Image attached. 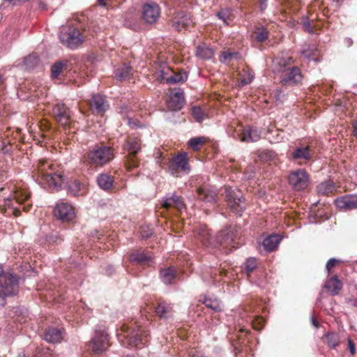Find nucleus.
Returning a JSON list of instances; mask_svg holds the SVG:
<instances>
[{"mask_svg":"<svg viewBox=\"0 0 357 357\" xmlns=\"http://www.w3.org/2000/svg\"><path fill=\"white\" fill-rule=\"evenodd\" d=\"M98 3L102 6H106V0H98Z\"/></svg>","mask_w":357,"mask_h":357,"instance_id":"61","label":"nucleus"},{"mask_svg":"<svg viewBox=\"0 0 357 357\" xmlns=\"http://www.w3.org/2000/svg\"><path fill=\"white\" fill-rule=\"evenodd\" d=\"M311 321H312V325L315 328H319V324L318 321L314 317H312Z\"/></svg>","mask_w":357,"mask_h":357,"instance_id":"57","label":"nucleus"},{"mask_svg":"<svg viewBox=\"0 0 357 357\" xmlns=\"http://www.w3.org/2000/svg\"><path fill=\"white\" fill-rule=\"evenodd\" d=\"M184 206L185 205L183 202L181 200V197L174 194L172 197H165L162 203V206L166 209H168L170 207H174L178 211H181L184 208Z\"/></svg>","mask_w":357,"mask_h":357,"instance_id":"24","label":"nucleus"},{"mask_svg":"<svg viewBox=\"0 0 357 357\" xmlns=\"http://www.w3.org/2000/svg\"><path fill=\"white\" fill-rule=\"evenodd\" d=\"M36 352L35 357H51L48 349H40V348H37Z\"/></svg>","mask_w":357,"mask_h":357,"instance_id":"49","label":"nucleus"},{"mask_svg":"<svg viewBox=\"0 0 357 357\" xmlns=\"http://www.w3.org/2000/svg\"><path fill=\"white\" fill-rule=\"evenodd\" d=\"M255 34L256 40L260 43L265 41L268 37V31L264 26L257 28Z\"/></svg>","mask_w":357,"mask_h":357,"instance_id":"38","label":"nucleus"},{"mask_svg":"<svg viewBox=\"0 0 357 357\" xmlns=\"http://www.w3.org/2000/svg\"><path fill=\"white\" fill-rule=\"evenodd\" d=\"M353 128L354 135L357 138V121L354 123Z\"/></svg>","mask_w":357,"mask_h":357,"instance_id":"58","label":"nucleus"},{"mask_svg":"<svg viewBox=\"0 0 357 357\" xmlns=\"http://www.w3.org/2000/svg\"><path fill=\"white\" fill-rule=\"evenodd\" d=\"M170 71L169 68H167V70H162L160 71V74L158 76V79L160 81L165 80L169 84H174L178 83H183L188 79V75L184 71H179L178 73H173V75L167 76L168 73Z\"/></svg>","mask_w":357,"mask_h":357,"instance_id":"18","label":"nucleus"},{"mask_svg":"<svg viewBox=\"0 0 357 357\" xmlns=\"http://www.w3.org/2000/svg\"><path fill=\"white\" fill-rule=\"evenodd\" d=\"M116 335L124 347H133L144 345L147 342L148 333L132 323L130 325H122L121 332H118Z\"/></svg>","mask_w":357,"mask_h":357,"instance_id":"3","label":"nucleus"},{"mask_svg":"<svg viewBox=\"0 0 357 357\" xmlns=\"http://www.w3.org/2000/svg\"><path fill=\"white\" fill-rule=\"evenodd\" d=\"M196 54L201 59H210L213 56L214 52L212 48L203 44L197 47Z\"/></svg>","mask_w":357,"mask_h":357,"instance_id":"31","label":"nucleus"},{"mask_svg":"<svg viewBox=\"0 0 357 357\" xmlns=\"http://www.w3.org/2000/svg\"><path fill=\"white\" fill-rule=\"evenodd\" d=\"M54 215L63 222H69L72 220L75 213L73 206L66 202H58L54 208Z\"/></svg>","mask_w":357,"mask_h":357,"instance_id":"16","label":"nucleus"},{"mask_svg":"<svg viewBox=\"0 0 357 357\" xmlns=\"http://www.w3.org/2000/svg\"><path fill=\"white\" fill-rule=\"evenodd\" d=\"M241 76V82L243 85L250 84L254 79V73L250 70H243Z\"/></svg>","mask_w":357,"mask_h":357,"instance_id":"42","label":"nucleus"},{"mask_svg":"<svg viewBox=\"0 0 357 357\" xmlns=\"http://www.w3.org/2000/svg\"><path fill=\"white\" fill-rule=\"evenodd\" d=\"M142 237L144 238H148L152 235V231L149 229H142L141 231Z\"/></svg>","mask_w":357,"mask_h":357,"instance_id":"53","label":"nucleus"},{"mask_svg":"<svg viewBox=\"0 0 357 357\" xmlns=\"http://www.w3.org/2000/svg\"><path fill=\"white\" fill-rule=\"evenodd\" d=\"M335 189L334 183L331 181L322 182L317 187V190L319 195H328L333 192Z\"/></svg>","mask_w":357,"mask_h":357,"instance_id":"34","label":"nucleus"},{"mask_svg":"<svg viewBox=\"0 0 357 357\" xmlns=\"http://www.w3.org/2000/svg\"><path fill=\"white\" fill-rule=\"evenodd\" d=\"M160 278L162 281L166 284L172 283L176 276V271L174 268L169 267L160 271Z\"/></svg>","mask_w":357,"mask_h":357,"instance_id":"30","label":"nucleus"},{"mask_svg":"<svg viewBox=\"0 0 357 357\" xmlns=\"http://www.w3.org/2000/svg\"><path fill=\"white\" fill-rule=\"evenodd\" d=\"M199 239L203 244L208 247H216L223 242L229 243L233 240L234 234H230L229 229L221 231L215 237L212 238L211 234L206 226H202L197 230Z\"/></svg>","mask_w":357,"mask_h":357,"instance_id":"5","label":"nucleus"},{"mask_svg":"<svg viewBox=\"0 0 357 357\" xmlns=\"http://www.w3.org/2000/svg\"><path fill=\"white\" fill-rule=\"evenodd\" d=\"M204 303L207 307H209L215 312L221 310L220 303L217 299L212 300L211 298H205Z\"/></svg>","mask_w":357,"mask_h":357,"instance_id":"40","label":"nucleus"},{"mask_svg":"<svg viewBox=\"0 0 357 357\" xmlns=\"http://www.w3.org/2000/svg\"><path fill=\"white\" fill-rule=\"evenodd\" d=\"M97 183L100 188L106 190L112 186L114 181L109 175L102 174L98 176Z\"/></svg>","mask_w":357,"mask_h":357,"instance_id":"33","label":"nucleus"},{"mask_svg":"<svg viewBox=\"0 0 357 357\" xmlns=\"http://www.w3.org/2000/svg\"><path fill=\"white\" fill-rule=\"evenodd\" d=\"M190 357H204L202 354L197 353L190 356Z\"/></svg>","mask_w":357,"mask_h":357,"instance_id":"63","label":"nucleus"},{"mask_svg":"<svg viewBox=\"0 0 357 357\" xmlns=\"http://www.w3.org/2000/svg\"><path fill=\"white\" fill-rule=\"evenodd\" d=\"M314 51H316L314 45H306L303 47L301 54L307 58H310L312 55L314 54Z\"/></svg>","mask_w":357,"mask_h":357,"instance_id":"44","label":"nucleus"},{"mask_svg":"<svg viewBox=\"0 0 357 357\" xmlns=\"http://www.w3.org/2000/svg\"><path fill=\"white\" fill-rule=\"evenodd\" d=\"M169 170L172 175L176 176H178L177 173L178 170L186 174L189 173L190 167L186 154H178L169 163Z\"/></svg>","mask_w":357,"mask_h":357,"instance_id":"15","label":"nucleus"},{"mask_svg":"<svg viewBox=\"0 0 357 357\" xmlns=\"http://www.w3.org/2000/svg\"><path fill=\"white\" fill-rule=\"evenodd\" d=\"M23 209H24V211H29V205H27V206H26V205H24V206H23Z\"/></svg>","mask_w":357,"mask_h":357,"instance_id":"64","label":"nucleus"},{"mask_svg":"<svg viewBox=\"0 0 357 357\" xmlns=\"http://www.w3.org/2000/svg\"><path fill=\"white\" fill-rule=\"evenodd\" d=\"M63 63L61 62H56L52 66V78L55 79L59 77L60 75L63 68Z\"/></svg>","mask_w":357,"mask_h":357,"instance_id":"45","label":"nucleus"},{"mask_svg":"<svg viewBox=\"0 0 357 357\" xmlns=\"http://www.w3.org/2000/svg\"><path fill=\"white\" fill-rule=\"evenodd\" d=\"M192 24V20L190 14L180 12L173 19V27L181 31L183 29H188Z\"/></svg>","mask_w":357,"mask_h":357,"instance_id":"19","label":"nucleus"},{"mask_svg":"<svg viewBox=\"0 0 357 357\" xmlns=\"http://www.w3.org/2000/svg\"><path fill=\"white\" fill-rule=\"evenodd\" d=\"M337 208L343 210L357 208V197L354 195H346L339 197L335 201Z\"/></svg>","mask_w":357,"mask_h":357,"instance_id":"20","label":"nucleus"},{"mask_svg":"<svg viewBox=\"0 0 357 357\" xmlns=\"http://www.w3.org/2000/svg\"><path fill=\"white\" fill-rule=\"evenodd\" d=\"M24 65L26 68H33L38 62V57L35 55H29L24 59Z\"/></svg>","mask_w":357,"mask_h":357,"instance_id":"46","label":"nucleus"},{"mask_svg":"<svg viewBox=\"0 0 357 357\" xmlns=\"http://www.w3.org/2000/svg\"><path fill=\"white\" fill-rule=\"evenodd\" d=\"M345 42H346V44L348 47H350L353 44V40L352 39L349 38H347L345 39Z\"/></svg>","mask_w":357,"mask_h":357,"instance_id":"60","label":"nucleus"},{"mask_svg":"<svg viewBox=\"0 0 357 357\" xmlns=\"http://www.w3.org/2000/svg\"><path fill=\"white\" fill-rule=\"evenodd\" d=\"M155 312L157 315L160 318L168 319L173 314V308L170 304L166 303L165 301H162L159 303L156 307Z\"/></svg>","mask_w":357,"mask_h":357,"instance_id":"25","label":"nucleus"},{"mask_svg":"<svg viewBox=\"0 0 357 357\" xmlns=\"http://www.w3.org/2000/svg\"><path fill=\"white\" fill-rule=\"evenodd\" d=\"M114 158L113 149L106 145H101L96 146L87 152L86 161L91 166L102 167L109 163Z\"/></svg>","mask_w":357,"mask_h":357,"instance_id":"4","label":"nucleus"},{"mask_svg":"<svg viewBox=\"0 0 357 357\" xmlns=\"http://www.w3.org/2000/svg\"><path fill=\"white\" fill-rule=\"evenodd\" d=\"M109 347V336L104 331H96V334L90 343V347L93 352L100 354Z\"/></svg>","mask_w":357,"mask_h":357,"instance_id":"14","label":"nucleus"},{"mask_svg":"<svg viewBox=\"0 0 357 357\" xmlns=\"http://www.w3.org/2000/svg\"><path fill=\"white\" fill-rule=\"evenodd\" d=\"M19 282L16 276L10 273L0 278V291L6 297L12 296L18 292Z\"/></svg>","mask_w":357,"mask_h":357,"instance_id":"10","label":"nucleus"},{"mask_svg":"<svg viewBox=\"0 0 357 357\" xmlns=\"http://www.w3.org/2000/svg\"><path fill=\"white\" fill-rule=\"evenodd\" d=\"M256 267L257 261L255 258H249L247 259L245 263V270L248 273L252 272Z\"/></svg>","mask_w":357,"mask_h":357,"instance_id":"47","label":"nucleus"},{"mask_svg":"<svg viewBox=\"0 0 357 357\" xmlns=\"http://www.w3.org/2000/svg\"><path fill=\"white\" fill-rule=\"evenodd\" d=\"M342 286V282L338 279V277L337 275H333L326 280L324 287L330 291L331 295L335 296L339 294Z\"/></svg>","mask_w":357,"mask_h":357,"instance_id":"22","label":"nucleus"},{"mask_svg":"<svg viewBox=\"0 0 357 357\" xmlns=\"http://www.w3.org/2000/svg\"><path fill=\"white\" fill-rule=\"evenodd\" d=\"M184 105L185 97L183 91L180 88L172 90L167 99V105L169 109L178 111L182 109Z\"/></svg>","mask_w":357,"mask_h":357,"instance_id":"11","label":"nucleus"},{"mask_svg":"<svg viewBox=\"0 0 357 357\" xmlns=\"http://www.w3.org/2000/svg\"><path fill=\"white\" fill-rule=\"evenodd\" d=\"M90 105L91 107L96 109V111L98 113L105 112L109 107L105 98L100 95L93 96Z\"/></svg>","mask_w":357,"mask_h":357,"instance_id":"23","label":"nucleus"},{"mask_svg":"<svg viewBox=\"0 0 357 357\" xmlns=\"http://www.w3.org/2000/svg\"><path fill=\"white\" fill-rule=\"evenodd\" d=\"M52 116L63 127L68 126L71 121V112L63 103H58L54 106Z\"/></svg>","mask_w":357,"mask_h":357,"instance_id":"12","label":"nucleus"},{"mask_svg":"<svg viewBox=\"0 0 357 357\" xmlns=\"http://www.w3.org/2000/svg\"><path fill=\"white\" fill-rule=\"evenodd\" d=\"M132 68L130 66L124 65L121 68H117L114 71L116 77L119 80H126L131 75Z\"/></svg>","mask_w":357,"mask_h":357,"instance_id":"35","label":"nucleus"},{"mask_svg":"<svg viewBox=\"0 0 357 357\" xmlns=\"http://www.w3.org/2000/svg\"><path fill=\"white\" fill-rule=\"evenodd\" d=\"M264 324V319L261 318V317H258L255 319V321L253 322V328L255 330L259 331V330H261Z\"/></svg>","mask_w":357,"mask_h":357,"instance_id":"50","label":"nucleus"},{"mask_svg":"<svg viewBox=\"0 0 357 357\" xmlns=\"http://www.w3.org/2000/svg\"><path fill=\"white\" fill-rule=\"evenodd\" d=\"M197 193L199 199L206 202H215L217 196L216 192L214 190L205 188H198Z\"/></svg>","mask_w":357,"mask_h":357,"instance_id":"28","label":"nucleus"},{"mask_svg":"<svg viewBox=\"0 0 357 357\" xmlns=\"http://www.w3.org/2000/svg\"><path fill=\"white\" fill-rule=\"evenodd\" d=\"M29 197L30 194L26 189H22L20 186L15 187L10 197L5 200V204L10 207L13 210L14 215L17 216L20 215V211L15 206V204H22L27 201Z\"/></svg>","mask_w":357,"mask_h":357,"instance_id":"9","label":"nucleus"},{"mask_svg":"<svg viewBox=\"0 0 357 357\" xmlns=\"http://www.w3.org/2000/svg\"><path fill=\"white\" fill-rule=\"evenodd\" d=\"M5 298L6 296L3 295L2 292L0 291V305L3 306L5 305Z\"/></svg>","mask_w":357,"mask_h":357,"instance_id":"56","label":"nucleus"},{"mask_svg":"<svg viewBox=\"0 0 357 357\" xmlns=\"http://www.w3.org/2000/svg\"><path fill=\"white\" fill-rule=\"evenodd\" d=\"M323 339L327 345L332 349L336 348L340 344L339 335L334 332H330L324 334Z\"/></svg>","mask_w":357,"mask_h":357,"instance_id":"32","label":"nucleus"},{"mask_svg":"<svg viewBox=\"0 0 357 357\" xmlns=\"http://www.w3.org/2000/svg\"><path fill=\"white\" fill-rule=\"evenodd\" d=\"M44 339L50 343L59 342L62 339V331L58 328H50L45 332Z\"/></svg>","mask_w":357,"mask_h":357,"instance_id":"26","label":"nucleus"},{"mask_svg":"<svg viewBox=\"0 0 357 357\" xmlns=\"http://www.w3.org/2000/svg\"><path fill=\"white\" fill-rule=\"evenodd\" d=\"M292 157L295 159L308 160L310 158V151L308 146L298 147L293 152Z\"/></svg>","mask_w":357,"mask_h":357,"instance_id":"36","label":"nucleus"},{"mask_svg":"<svg viewBox=\"0 0 357 357\" xmlns=\"http://www.w3.org/2000/svg\"><path fill=\"white\" fill-rule=\"evenodd\" d=\"M68 192L73 196L82 195L86 192V186L79 181L73 180L68 184Z\"/></svg>","mask_w":357,"mask_h":357,"instance_id":"27","label":"nucleus"},{"mask_svg":"<svg viewBox=\"0 0 357 357\" xmlns=\"http://www.w3.org/2000/svg\"><path fill=\"white\" fill-rule=\"evenodd\" d=\"M127 123L132 128H137V127L140 126L138 121L133 120L129 117L127 119Z\"/></svg>","mask_w":357,"mask_h":357,"instance_id":"51","label":"nucleus"},{"mask_svg":"<svg viewBox=\"0 0 357 357\" xmlns=\"http://www.w3.org/2000/svg\"><path fill=\"white\" fill-rule=\"evenodd\" d=\"M193 117L197 122H202L204 119L205 114L203 110L199 107H194L192 109Z\"/></svg>","mask_w":357,"mask_h":357,"instance_id":"43","label":"nucleus"},{"mask_svg":"<svg viewBox=\"0 0 357 357\" xmlns=\"http://www.w3.org/2000/svg\"><path fill=\"white\" fill-rule=\"evenodd\" d=\"M132 262L144 263L150 260L151 257L146 254L141 252H135L130 255Z\"/></svg>","mask_w":357,"mask_h":357,"instance_id":"37","label":"nucleus"},{"mask_svg":"<svg viewBox=\"0 0 357 357\" xmlns=\"http://www.w3.org/2000/svg\"><path fill=\"white\" fill-rule=\"evenodd\" d=\"M124 150L128 152L126 167L130 171L138 166L136 155L141 151V140L137 137H129L124 144Z\"/></svg>","mask_w":357,"mask_h":357,"instance_id":"7","label":"nucleus"},{"mask_svg":"<svg viewBox=\"0 0 357 357\" xmlns=\"http://www.w3.org/2000/svg\"><path fill=\"white\" fill-rule=\"evenodd\" d=\"M348 347L350 351L351 355H354L356 354V347L354 342L351 340H348Z\"/></svg>","mask_w":357,"mask_h":357,"instance_id":"52","label":"nucleus"},{"mask_svg":"<svg viewBox=\"0 0 357 357\" xmlns=\"http://www.w3.org/2000/svg\"><path fill=\"white\" fill-rule=\"evenodd\" d=\"M303 26H304L305 30H307L309 33L312 32V28L310 26V24L308 21L303 22Z\"/></svg>","mask_w":357,"mask_h":357,"instance_id":"55","label":"nucleus"},{"mask_svg":"<svg viewBox=\"0 0 357 357\" xmlns=\"http://www.w3.org/2000/svg\"><path fill=\"white\" fill-rule=\"evenodd\" d=\"M340 262V260H337L335 258H331L327 261L326 265V268L328 274L331 273V272L332 271V269L335 267V266Z\"/></svg>","mask_w":357,"mask_h":357,"instance_id":"48","label":"nucleus"},{"mask_svg":"<svg viewBox=\"0 0 357 357\" xmlns=\"http://www.w3.org/2000/svg\"><path fill=\"white\" fill-rule=\"evenodd\" d=\"M227 202L230 210L235 214L241 215L245 209L241 191L230 187L225 188Z\"/></svg>","mask_w":357,"mask_h":357,"instance_id":"6","label":"nucleus"},{"mask_svg":"<svg viewBox=\"0 0 357 357\" xmlns=\"http://www.w3.org/2000/svg\"><path fill=\"white\" fill-rule=\"evenodd\" d=\"M273 63L275 71L282 73L280 83L283 86H294L301 81L302 75L300 69L298 67L289 68L294 63L291 57H277Z\"/></svg>","mask_w":357,"mask_h":357,"instance_id":"2","label":"nucleus"},{"mask_svg":"<svg viewBox=\"0 0 357 357\" xmlns=\"http://www.w3.org/2000/svg\"><path fill=\"white\" fill-rule=\"evenodd\" d=\"M160 14V8L155 2L146 3L142 8L143 20L149 24L154 23L157 21Z\"/></svg>","mask_w":357,"mask_h":357,"instance_id":"17","label":"nucleus"},{"mask_svg":"<svg viewBox=\"0 0 357 357\" xmlns=\"http://www.w3.org/2000/svg\"><path fill=\"white\" fill-rule=\"evenodd\" d=\"M289 181L295 190H301L307 187L309 176L304 169H298L290 174Z\"/></svg>","mask_w":357,"mask_h":357,"instance_id":"13","label":"nucleus"},{"mask_svg":"<svg viewBox=\"0 0 357 357\" xmlns=\"http://www.w3.org/2000/svg\"><path fill=\"white\" fill-rule=\"evenodd\" d=\"M217 15L220 19L222 20L225 23H227V18L228 17V15L226 11L222 10L219 12Z\"/></svg>","mask_w":357,"mask_h":357,"instance_id":"54","label":"nucleus"},{"mask_svg":"<svg viewBox=\"0 0 357 357\" xmlns=\"http://www.w3.org/2000/svg\"><path fill=\"white\" fill-rule=\"evenodd\" d=\"M34 176L52 191H58L64 183L61 172L49 160H39L35 166Z\"/></svg>","mask_w":357,"mask_h":357,"instance_id":"1","label":"nucleus"},{"mask_svg":"<svg viewBox=\"0 0 357 357\" xmlns=\"http://www.w3.org/2000/svg\"><path fill=\"white\" fill-rule=\"evenodd\" d=\"M7 272H4L2 266L0 264V278L3 276V274H6Z\"/></svg>","mask_w":357,"mask_h":357,"instance_id":"62","label":"nucleus"},{"mask_svg":"<svg viewBox=\"0 0 357 357\" xmlns=\"http://www.w3.org/2000/svg\"><path fill=\"white\" fill-rule=\"evenodd\" d=\"M205 142L204 137H193L188 141V145L193 150H199L201 146Z\"/></svg>","mask_w":357,"mask_h":357,"instance_id":"41","label":"nucleus"},{"mask_svg":"<svg viewBox=\"0 0 357 357\" xmlns=\"http://www.w3.org/2000/svg\"><path fill=\"white\" fill-rule=\"evenodd\" d=\"M280 238L277 235H272L266 237L263 241V247L268 252L273 251L279 244Z\"/></svg>","mask_w":357,"mask_h":357,"instance_id":"29","label":"nucleus"},{"mask_svg":"<svg viewBox=\"0 0 357 357\" xmlns=\"http://www.w3.org/2000/svg\"><path fill=\"white\" fill-rule=\"evenodd\" d=\"M59 39L63 45L71 50L78 48L84 40V36L76 29H69L68 31H61Z\"/></svg>","mask_w":357,"mask_h":357,"instance_id":"8","label":"nucleus"},{"mask_svg":"<svg viewBox=\"0 0 357 357\" xmlns=\"http://www.w3.org/2000/svg\"><path fill=\"white\" fill-rule=\"evenodd\" d=\"M239 58L238 53L237 52H223L220 56V61L222 63H227L231 60L235 59L237 60Z\"/></svg>","mask_w":357,"mask_h":357,"instance_id":"39","label":"nucleus"},{"mask_svg":"<svg viewBox=\"0 0 357 357\" xmlns=\"http://www.w3.org/2000/svg\"><path fill=\"white\" fill-rule=\"evenodd\" d=\"M261 138V131L255 127L243 128L241 135V140L244 142H255Z\"/></svg>","mask_w":357,"mask_h":357,"instance_id":"21","label":"nucleus"},{"mask_svg":"<svg viewBox=\"0 0 357 357\" xmlns=\"http://www.w3.org/2000/svg\"><path fill=\"white\" fill-rule=\"evenodd\" d=\"M266 1L267 0H259L260 1V7H261V10H264L266 8Z\"/></svg>","mask_w":357,"mask_h":357,"instance_id":"59","label":"nucleus"}]
</instances>
